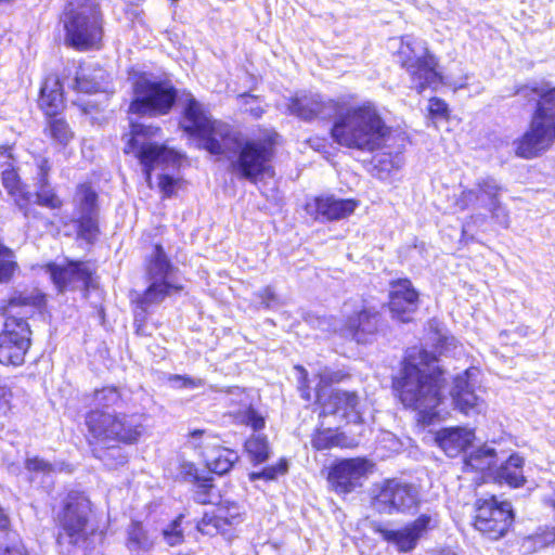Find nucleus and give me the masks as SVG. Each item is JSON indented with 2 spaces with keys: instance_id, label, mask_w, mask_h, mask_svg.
Instances as JSON below:
<instances>
[{
  "instance_id": "nucleus-46",
  "label": "nucleus",
  "mask_w": 555,
  "mask_h": 555,
  "mask_svg": "<svg viewBox=\"0 0 555 555\" xmlns=\"http://www.w3.org/2000/svg\"><path fill=\"white\" fill-rule=\"evenodd\" d=\"M240 99L242 100L244 112L248 113L255 119L260 118L264 113V108L261 106L256 96L249 94H241Z\"/></svg>"
},
{
  "instance_id": "nucleus-64",
  "label": "nucleus",
  "mask_w": 555,
  "mask_h": 555,
  "mask_svg": "<svg viewBox=\"0 0 555 555\" xmlns=\"http://www.w3.org/2000/svg\"><path fill=\"white\" fill-rule=\"evenodd\" d=\"M547 503L555 508V493L547 499Z\"/></svg>"
},
{
  "instance_id": "nucleus-6",
  "label": "nucleus",
  "mask_w": 555,
  "mask_h": 555,
  "mask_svg": "<svg viewBox=\"0 0 555 555\" xmlns=\"http://www.w3.org/2000/svg\"><path fill=\"white\" fill-rule=\"evenodd\" d=\"M159 132L158 127L132 122L130 132L122 137L126 142L124 152L133 153L140 160L149 184L153 169L176 167L181 157L178 152L152 141Z\"/></svg>"
},
{
  "instance_id": "nucleus-2",
  "label": "nucleus",
  "mask_w": 555,
  "mask_h": 555,
  "mask_svg": "<svg viewBox=\"0 0 555 555\" xmlns=\"http://www.w3.org/2000/svg\"><path fill=\"white\" fill-rule=\"evenodd\" d=\"M331 135L340 146L372 153L385 145L390 128L371 103L346 108L339 104Z\"/></svg>"
},
{
  "instance_id": "nucleus-21",
  "label": "nucleus",
  "mask_w": 555,
  "mask_h": 555,
  "mask_svg": "<svg viewBox=\"0 0 555 555\" xmlns=\"http://www.w3.org/2000/svg\"><path fill=\"white\" fill-rule=\"evenodd\" d=\"M356 207L357 202L352 199L321 196L307 203L306 210L315 220L334 221L350 216Z\"/></svg>"
},
{
  "instance_id": "nucleus-9",
  "label": "nucleus",
  "mask_w": 555,
  "mask_h": 555,
  "mask_svg": "<svg viewBox=\"0 0 555 555\" xmlns=\"http://www.w3.org/2000/svg\"><path fill=\"white\" fill-rule=\"evenodd\" d=\"M133 100L129 112L139 115H165L177 99V91L169 80L157 79L147 74H140L133 83Z\"/></svg>"
},
{
  "instance_id": "nucleus-47",
  "label": "nucleus",
  "mask_w": 555,
  "mask_h": 555,
  "mask_svg": "<svg viewBox=\"0 0 555 555\" xmlns=\"http://www.w3.org/2000/svg\"><path fill=\"white\" fill-rule=\"evenodd\" d=\"M482 197L479 194L478 188L476 190H464L456 199V206L464 210L469 206L480 205Z\"/></svg>"
},
{
  "instance_id": "nucleus-13",
  "label": "nucleus",
  "mask_w": 555,
  "mask_h": 555,
  "mask_svg": "<svg viewBox=\"0 0 555 555\" xmlns=\"http://www.w3.org/2000/svg\"><path fill=\"white\" fill-rule=\"evenodd\" d=\"M91 514L90 500L80 492L68 493L64 508L59 515L62 532L59 541L67 539L70 544H78L87 539V526Z\"/></svg>"
},
{
  "instance_id": "nucleus-5",
  "label": "nucleus",
  "mask_w": 555,
  "mask_h": 555,
  "mask_svg": "<svg viewBox=\"0 0 555 555\" xmlns=\"http://www.w3.org/2000/svg\"><path fill=\"white\" fill-rule=\"evenodd\" d=\"M540 96L529 129L516 142V154L533 158L545 152L555 142V88L535 90Z\"/></svg>"
},
{
  "instance_id": "nucleus-42",
  "label": "nucleus",
  "mask_w": 555,
  "mask_h": 555,
  "mask_svg": "<svg viewBox=\"0 0 555 555\" xmlns=\"http://www.w3.org/2000/svg\"><path fill=\"white\" fill-rule=\"evenodd\" d=\"M438 524V515L434 514H422L418 516L413 522L408 526L411 530L416 533V537L420 539L425 532L429 529H433Z\"/></svg>"
},
{
  "instance_id": "nucleus-56",
  "label": "nucleus",
  "mask_w": 555,
  "mask_h": 555,
  "mask_svg": "<svg viewBox=\"0 0 555 555\" xmlns=\"http://www.w3.org/2000/svg\"><path fill=\"white\" fill-rule=\"evenodd\" d=\"M38 169H39V184L40 183H43V184H48V175H49V171H50V165H49V162L44 158L40 159L38 162Z\"/></svg>"
},
{
  "instance_id": "nucleus-1",
  "label": "nucleus",
  "mask_w": 555,
  "mask_h": 555,
  "mask_svg": "<svg viewBox=\"0 0 555 555\" xmlns=\"http://www.w3.org/2000/svg\"><path fill=\"white\" fill-rule=\"evenodd\" d=\"M437 359L426 350L412 348L403 367L393 382V387L404 406L418 412L420 421L431 424L442 417L439 406L442 403L441 388L443 373L436 365Z\"/></svg>"
},
{
  "instance_id": "nucleus-35",
  "label": "nucleus",
  "mask_w": 555,
  "mask_h": 555,
  "mask_svg": "<svg viewBox=\"0 0 555 555\" xmlns=\"http://www.w3.org/2000/svg\"><path fill=\"white\" fill-rule=\"evenodd\" d=\"M477 188L482 197L481 206H491L499 202V194L502 188L491 177L482 178L477 182Z\"/></svg>"
},
{
  "instance_id": "nucleus-54",
  "label": "nucleus",
  "mask_w": 555,
  "mask_h": 555,
  "mask_svg": "<svg viewBox=\"0 0 555 555\" xmlns=\"http://www.w3.org/2000/svg\"><path fill=\"white\" fill-rule=\"evenodd\" d=\"M171 380L181 382V386L186 388H197L203 386L202 379L185 377L181 375H175L173 377H171Z\"/></svg>"
},
{
  "instance_id": "nucleus-11",
  "label": "nucleus",
  "mask_w": 555,
  "mask_h": 555,
  "mask_svg": "<svg viewBox=\"0 0 555 555\" xmlns=\"http://www.w3.org/2000/svg\"><path fill=\"white\" fill-rule=\"evenodd\" d=\"M273 138L268 141L238 139V146H235L231 153V163L233 173L255 182L261 175L268 173L271 169L270 162L273 155Z\"/></svg>"
},
{
  "instance_id": "nucleus-25",
  "label": "nucleus",
  "mask_w": 555,
  "mask_h": 555,
  "mask_svg": "<svg viewBox=\"0 0 555 555\" xmlns=\"http://www.w3.org/2000/svg\"><path fill=\"white\" fill-rule=\"evenodd\" d=\"M2 185L11 195L20 209L24 210L26 218H35V209L28 208L30 202V193L25 191V186L21 183L18 175L13 168L2 171Z\"/></svg>"
},
{
  "instance_id": "nucleus-44",
  "label": "nucleus",
  "mask_w": 555,
  "mask_h": 555,
  "mask_svg": "<svg viewBox=\"0 0 555 555\" xmlns=\"http://www.w3.org/2000/svg\"><path fill=\"white\" fill-rule=\"evenodd\" d=\"M47 185L48 184L40 183V186L36 193L37 203L41 206L52 209L60 208L62 206V201L52 190L48 189Z\"/></svg>"
},
{
  "instance_id": "nucleus-37",
  "label": "nucleus",
  "mask_w": 555,
  "mask_h": 555,
  "mask_svg": "<svg viewBox=\"0 0 555 555\" xmlns=\"http://www.w3.org/2000/svg\"><path fill=\"white\" fill-rule=\"evenodd\" d=\"M245 449L256 463L264 462L269 456V444L262 435H254L246 443Z\"/></svg>"
},
{
  "instance_id": "nucleus-33",
  "label": "nucleus",
  "mask_w": 555,
  "mask_h": 555,
  "mask_svg": "<svg viewBox=\"0 0 555 555\" xmlns=\"http://www.w3.org/2000/svg\"><path fill=\"white\" fill-rule=\"evenodd\" d=\"M236 517H232L229 520L221 511L216 515L206 514L203 519L198 522L197 529L206 535H216L218 533H227L228 527L234 524Z\"/></svg>"
},
{
  "instance_id": "nucleus-27",
  "label": "nucleus",
  "mask_w": 555,
  "mask_h": 555,
  "mask_svg": "<svg viewBox=\"0 0 555 555\" xmlns=\"http://www.w3.org/2000/svg\"><path fill=\"white\" fill-rule=\"evenodd\" d=\"M524 459L517 454H512L509 457L496 469L495 478L500 482H506L511 487H520L525 482L522 474Z\"/></svg>"
},
{
  "instance_id": "nucleus-26",
  "label": "nucleus",
  "mask_w": 555,
  "mask_h": 555,
  "mask_svg": "<svg viewBox=\"0 0 555 555\" xmlns=\"http://www.w3.org/2000/svg\"><path fill=\"white\" fill-rule=\"evenodd\" d=\"M39 106L50 116L55 115L63 106L62 85L55 75L46 78L40 89Z\"/></svg>"
},
{
  "instance_id": "nucleus-23",
  "label": "nucleus",
  "mask_w": 555,
  "mask_h": 555,
  "mask_svg": "<svg viewBox=\"0 0 555 555\" xmlns=\"http://www.w3.org/2000/svg\"><path fill=\"white\" fill-rule=\"evenodd\" d=\"M378 313L371 309L362 308L347 315L345 323L346 333L359 344H365L377 332Z\"/></svg>"
},
{
  "instance_id": "nucleus-58",
  "label": "nucleus",
  "mask_w": 555,
  "mask_h": 555,
  "mask_svg": "<svg viewBox=\"0 0 555 555\" xmlns=\"http://www.w3.org/2000/svg\"><path fill=\"white\" fill-rule=\"evenodd\" d=\"M543 545H550L555 543V528L543 531L539 537Z\"/></svg>"
},
{
  "instance_id": "nucleus-18",
  "label": "nucleus",
  "mask_w": 555,
  "mask_h": 555,
  "mask_svg": "<svg viewBox=\"0 0 555 555\" xmlns=\"http://www.w3.org/2000/svg\"><path fill=\"white\" fill-rule=\"evenodd\" d=\"M339 103L327 99L324 100L320 94L302 93L296 94L289 100L287 111L304 120H311L315 117L331 118L338 113Z\"/></svg>"
},
{
  "instance_id": "nucleus-19",
  "label": "nucleus",
  "mask_w": 555,
  "mask_h": 555,
  "mask_svg": "<svg viewBox=\"0 0 555 555\" xmlns=\"http://www.w3.org/2000/svg\"><path fill=\"white\" fill-rule=\"evenodd\" d=\"M323 413L339 417L346 423H360L362 413L360 399L357 392L335 389L328 398L322 402Z\"/></svg>"
},
{
  "instance_id": "nucleus-32",
  "label": "nucleus",
  "mask_w": 555,
  "mask_h": 555,
  "mask_svg": "<svg viewBox=\"0 0 555 555\" xmlns=\"http://www.w3.org/2000/svg\"><path fill=\"white\" fill-rule=\"evenodd\" d=\"M498 462L495 450L487 444L473 451L465 460V465L474 470L491 469Z\"/></svg>"
},
{
  "instance_id": "nucleus-31",
  "label": "nucleus",
  "mask_w": 555,
  "mask_h": 555,
  "mask_svg": "<svg viewBox=\"0 0 555 555\" xmlns=\"http://www.w3.org/2000/svg\"><path fill=\"white\" fill-rule=\"evenodd\" d=\"M77 215H98V194L89 184H80L74 196Z\"/></svg>"
},
{
  "instance_id": "nucleus-12",
  "label": "nucleus",
  "mask_w": 555,
  "mask_h": 555,
  "mask_svg": "<svg viewBox=\"0 0 555 555\" xmlns=\"http://www.w3.org/2000/svg\"><path fill=\"white\" fill-rule=\"evenodd\" d=\"M420 503L417 488L396 479L385 480L373 489L372 505L380 514L412 513Z\"/></svg>"
},
{
  "instance_id": "nucleus-57",
  "label": "nucleus",
  "mask_w": 555,
  "mask_h": 555,
  "mask_svg": "<svg viewBox=\"0 0 555 555\" xmlns=\"http://www.w3.org/2000/svg\"><path fill=\"white\" fill-rule=\"evenodd\" d=\"M30 304H35L34 299L31 297H26V296H17V297H12L9 301V309L15 307V306H27V305H30Z\"/></svg>"
},
{
  "instance_id": "nucleus-22",
  "label": "nucleus",
  "mask_w": 555,
  "mask_h": 555,
  "mask_svg": "<svg viewBox=\"0 0 555 555\" xmlns=\"http://www.w3.org/2000/svg\"><path fill=\"white\" fill-rule=\"evenodd\" d=\"M49 272L60 291H64L67 287L75 288L79 284L89 287L93 274L92 269L86 262H70L66 267L51 264L49 266Z\"/></svg>"
},
{
  "instance_id": "nucleus-36",
  "label": "nucleus",
  "mask_w": 555,
  "mask_h": 555,
  "mask_svg": "<svg viewBox=\"0 0 555 555\" xmlns=\"http://www.w3.org/2000/svg\"><path fill=\"white\" fill-rule=\"evenodd\" d=\"M78 236L92 243L99 234L98 215H78Z\"/></svg>"
},
{
  "instance_id": "nucleus-10",
  "label": "nucleus",
  "mask_w": 555,
  "mask_h": 555,
  "mask_svg": "<svg viewBox=\"0 0 555 555\" xmlns=\"http://www.w3.org/2000/svg\"><path fill=\"white\" fill-rule=\"evenodd\" d=\"M175 267L170 263L164 248L155 245L147 264L150 286L138 301L141 312H135V322L144 318L151 306L162 302L167 296L178 293L182 286L173 281Z\"/></svg>"
},
{
  "instance_id": "nucleus-17",
  "label": "nucleus",
  "mask_w": 555,
  "mask_h": 555,
  "mask_svg": "<svg viewBox=\"0 0 555 555\" xmlns=\"http://www.w3.org/2000/svg\"><path fill=\"white\" fill-rule=\"evenodd\" d=\"M479 371L475 367L465 370L455 376L451 397L457 410L465 415L479 414L485 408L483 401L476 395Z\"/></svg>"
},
{
  "instance_id": "nucleus-24",
  "label": "nucleus",
  "mask_w": 555,
  "mask_h": 555,
  "mask_svg": "<svg viewBox=\"0 0 555 555\" xmlns=\"http://www.w3.org/2000/svg\"><path fill=\"white\" fill-rule=\"evenodd\" d=\"M474 439V431L464 427L443 428L435 437L439 448L450 457H455L465 451Z\"/></svg>"
},
{
  "instance_id": "nucleus-45",
  "label": "nucleus",
  "mask_w": 555,
  "mask_h": 555,
  "mask_svg": "<svg viewBox=\"0 0 555 555\" xmlns=\"http://www.w3.org/2000/svg\"><path fill=\"white\" fill-rule=\"evenodd\" d=\"M163 535L169 545H178L183 541V532L181 529V517L173 520L166 529Z\"/></svg>"
},
{
  "instance_id": "nucleus-30",
  "label": "nucleus",
  "mask_w": 555,
  "mask_h": 555,
  "mask_svg": "<svg viewBox=\"0 0 555 555\" xmlns=\"http://www.w3.org/2000/svg\"><path fill=\"white\" fill-rule=\"evenodd\" d=\"M74 88L83 93L105 91L104 70L99 68L87 73L80 68L76 74Z\"/></svg>"
},
{
  "instance_id": "nucleus-16",
  "label": "nucleus",
  "mask_w": 555,
  "mask_h": 555,
  "mask_svg": "<svg viewBox=\"0 0 555 555\" xmlns=\"http://www.w3.org/2000/svg\"><path fill=\"white\" fill-rule=\"evenodd\" d=\"M373 467V463L363 457L341 460L331 467L327 479L335 492L350 493L361 486Z\"/></svg>"
},
{
  "instance_id": "nucleus-59",
  "label": "nucleus",
  "mask_w": 555,
  "mask_h": 555,
  "mask_svg": "<svg viewBox=\"0 0 555 555\" xmlns=\"http://www.w3.org/2000/svg\"><path fill=\"white\" fill-rule=\"evenodd\" d=\"M259 297L261 302L266 305V307H270V302L275 299V294L271 287H266L260 294Z\"/></svg>"
},
{
  "instance_id": "nucleus-41",
  "label": "nucleus",
  "mask_w": 555,
  "mask_h": 555,
  "mask_svg": "<svg viewBox=\"0 0 555 555\" xmlns=\"http://www.w3.org/2000/svg\"><path fill=\"white\" fill-rule=\"evenodd\" d=\"M121 401V393L116 387H103L94 391V402L105 408L115 406Z\"/></svg>"
},
{
  "instance_id": "nucleus-52",
  "label": "nucleus",
  "mask_w": 555,
  "mask_h": 555,
  "mask_svg": "<svg viewBox=\"0 0 555 555\" xmlns=\"http://www.w3.org/2000/svg\"><path fill=\"white\" fill-rule=\"evenodd\" d=\"M26 468L30 472H50L52 470V465L43 460L35 457L27 460Z\"/></svg>"
},
{
  "instance_id": "nucleus-40",
  "label": "nucleus",
  "mask_w": 555,
  "mask_h": 555,
  "mask_svg": "<svg viewBox=\"0 0 555 555\" xmlns=\"http://www.w3.org/2000/svg\"><path fill=\"white\" fill-rule=\"evenodd\" d=\"M96 457L109 468H117L128 461L124 450L115 444L107 447L101 454H96Z\"/></svg>"
},
{
  "instance_id": "nucleus-62",
  "label": "nucleus",
  "mask_w": 555,
  "mask_h": 555,
  "mask_svg": "<svg viewBox=\"0 0 555 555\" xmlns=\"http://www.w3.org/2000/svg\"><path fill=\"white\" fill-rule=\"evenodd\" d=\"M10 520L4 511L0 507V530H4L9 527Z\"/></svg>"
},
{
  "instance_id": "nucleus-7",
  "label": "nucleus",
  "mask_w": 555,
  "mask_h": 555,
  "mask_svg": "<svg viewBox=\"0 0 555 555\" xmlns=\"http://www.w3.org/2000/svg\"><path fill=\"white\" fill-rule=\"evenodd\" d=\"M142 414H112L100 410L91 411L86 416L89 434L102 444H131L139 440L144 431Z\"/></svg>"
},
{
  "instance_id": "nucleus-28",
  "label": "nucleus",
  "mask_w": 555,
  "mask_h": 555,
  "mask_svg": "<svg viewBox=\"0 0 555 555\" xmlns=\"http://www.w3.org/2000/svg\"><path fill=\"white\" fill-rule=\"evenodd\" d=\"M207 467L218 474L228 473L238 460L236 451L228 448H218L205 454Z\"/></svg>"
},
{
  "instance_id": "nucleus-3",
  "label": "nucleus",
  "mask_w": 555,
  "mask_h": 555,
  "mask_svg": "<svg viewBox=\"0 0 555 555\" xmlns=\"http://www.w3.org/2000/svg\"><path fill=\"white\" fill-rule=\"evenodd\" d=\"M183 130L199 140L203 149L214 155L231 158V153L238 146V133L230 125L211 119L209 113L193 96L188 99L181 124Z\"/></svg>"
},
{
  "instance_id": "nucleus-50",
  "label": "nucleus",
  "mask_w": 555,
  "mask_h": 555,
  "mask_svg": "<svg viewBox=\"0 0 555 555\" xmlns=\"http://www.w3.org/2000/svg\"><path fill=\"white\" fill-rule=\"evenodd\" d=\"M191 439L194 441L195 448H208L210 446V440L214 439L209 433L206 430L195 429L190 434Z\"/></svg>"
},
{
  "instance_id": "nucleus-55",
  "label": "nucleus",
  "mask_w": 555,
  "mask_h": 555,
  "mask_svg": "<svg viewBox=\"0 0 555 555\" xmlns=\"http://www.w3.org/2000/svg\"><path fill=\"white\" fill-rule=\"evenodd\" d=\"M429 111L433 115L444 116L448 112L447 104L438 99L430 100Z\"/></svg>"
},
{
  "instance_id": "nucleus-38",
  "label": "nucleus",
  "mask_w": 555,
  "mask_h": 555,
  "mask_svg": "<svg viewBox=\"0 0 555 555\" xmlns=\"http://www.w3.org/2000/svg\"><path fill=\"white\" fill-rule=\"evenodd\" d=\"M50 137L60 145L66 146L74 138L68 124L62 118L51 119L48 126Z\"/></svg>"
},
{
  "instance_id": "nucleus-63",
  "label": "nucleus",
  "mask_w": 555,
  "mask_h": 555,
  "mask_svg": "<svg viewBox=\"0 0 555 555\" xmlns=\"http://www.w3.org/2000/svg\"><path fill=\"white\" fill-rule=\"evenodd\" d=\"M296 369L300 372L301 378L304 380H306V378H307V371L302 366H297Z\"/></svg>"
},
{
  "instance_id": "nucleus-20",
  "label": "nucleus",
  "mask_w": 555,
  "mask_h": 555,
  "mask_svg": "<svg viewBox=\"0 0 555 555\" xmlns=\"http://www.w3.org/2000/svg\"><path fill=\"white\" fill-rule=\"evenodd\" d=\"M388 305L392 318L401 322L411 320L410 315L417 309L418 294L409 280L391 283Z\"/></svg>"
},
{
  "instance_id": "nucleus-29",
  "label": "nucleus",
  "mask_w": 555,
  "mask_h": 555,
  "mask_svg": "<svg viewBox=\"0 0 555 555\" xmlns=\"http://www.w3.org/2000/svg\"><path fill=\"white\" fill-rule=\"evenodd\" d=\"M376 531L382 535V538L395 544L400 552H410L412 551L420 540L416 537L409 526L400 530H388L384 528H377Z\"/></svg>"
},
{
  "instance_id": "nucleus-43",
  "label": "nucleus",
  "mask_w": 555,
  "mask_h": 555,
  "mask_svg": "<svg viewBox=\"0 0 555 555\" xmlns=\"http://www.w3.org/2000/svg\"><path fill=\"white\" fill-rule=\"evenodd\" d=\"M238 422L250 426L254 430L264 427V418L251 406H247L237 413Z\"/></svg>"
},
{
  "instance_id": "nucleus-61",
  "label": "nucleus",
  "mask_w": 555,
  "mask_h": 555,
  "mask_svg": "<svg viewBox=\"0 0 555 555\" xmlns=\"http://www.w3.org/2000/svg\"><path fill=\"white\" fill-rule=\"evenodd\" d=\"M142 530L140 527L133 529L130 533V540L137 542L140 546H144V542L142 541Z\"/></svg>"
},
{
  "instance_id": "nucleus-49",
  "label": "nucleus",
  "mask_w": 555,
  "mask_h": 555,
  "mask_svg": "<svg viewBox=\"0 0 555 555\" xmlns=\"http://www.w3.org/2000/svg\"><path fill=\"white\" fill-rule=\"evenodd\" d=\"M489 210L493 219H495L500 224L507 227L508 225V211L501 204V202H496L495 204L489 206Z\"/></svg>"
},
{
  "instance_id": "nucleus-51",
  "label": "nucleus",
  "mask_w": 555,
  "mask_h": 555,
  "mask_svg": "<svg viewBox=\"0 0 555 555\" xmlns=\"http://www.w3.org/2000/svg\"><path fill=\"white\" fill-rule=\"evenodd\" d=\"M177 184L178 180L173 179L169 175L164 173L159 176L158 186L165 196H170Z\"/></svg>"
},
{
  "instance_id": "nucleus-14",
  "label": "nucleus",
  "mask_w": 555,
  "mask_h": 555,
  "mask_svg": "<svg viewBox=\"0 0 555 555\" xmlns=\"http://www.w3.org/2000/svg\"><path fill=\"white\" fill-rule=\"evenodd\" d=\"M512 521L513 511L508 502H499L494 496L476 502L474 526L487 538H502L508 531Z\"/></svg>"
},
{
  "instance_id": "nucleus-48",
  "label": "nucleus",
  "mask_w": 555,
  "mask_h": 555,
  "mask_svg": "<svg viewBox=\"0 0 555 555\" xmlns=\"http://www.w3.org/2000/svg\"><path fill=\"white\" fill-rule=\"evenodd\" d=\"M287 470V462L285 460L280 461V463L275 466L267 467L261 473H253L250 475L251 479L264 478L268 480L275 479L279 475L285 474Z\"/></svg>"
},
{
  "instance_id": "nucleus-15",
  "label": "nucleus",
  "mask_w": 555,
  "mask_h": 555,
  "mask_svg": "<svg viewBox=\"0 0 555 555\" xmlns=\"http://www.w3.org/2000/svg\"><path fill=\"white\" fill-rule=\"evenodd\" d=\"M30 345V330L23 318L9 315L0 334V363L20 365Z\"/></svg>"
},
{
  "instance_id": "nucleus-39",
  "label": "nucleus",
  "mask_w": 555,
  "mask_h": 555,
  "mask_svg": "<svg viewBox=\"0 0 555 555\" xmlns=\"http://www.w3.org/2000/svg\"><path fill=\"white\" fill-rule=\"evenodd\" d=\"M16 269L13 251L0 243V284L8 283Z\"/></svg>"
},
{
  "instance_id": "nucleus-53",
  "label": "nucleus",
  "mask_w": 555,
  "mask_h": 555,
  "mask_svg": "<svg viewBox=\"0 0 555 555\" xmlns=\"http://www.w3.org/2000/svg\"><path fill=\"white\" fill-rule=\"evenodd\" d=\"M320 384L328 385L331 383L339 382L340 374L338 372H331L328 369H324L318 373Z\"/></svg>"
},
{
  "instance_id": "nucleus-60",
  "label": "nucleus",
  "mask_w": 555,
  "mask_h": 555,
  "mask_svg": "<svg viewBox=\"0 0 555 555\" xmlns=\"http://www.w3.org/2000/svg\"><path fill=\"white\" fill-rule=\"evenodd\" d=\"M4 555H28L22 543L17 542L5 548Z\"/></svg>"
},
{
  "instance_id": "nucleus-4",
  "label": "nucleus",
  "mask_w": 555,
  "mask_h": 555,
  "mask_svg": "<svg viewBox=\"0 0 555 555\" xmlns=\"http://www.w3.org/2000/svg\"><path fill=\"white\" fill-rule=\"evenodd\" d=\"M62 23L65 29V42L78 50H88L99 46L102 36V17L94 0H69Z\"/></svg>"
},
{
  "instance_id": "nucleus-8",
  "label": "nucleus",
  "mask_w": 555,
  "mask_h": 555,
  "mask_svg": "<svg viewBox=\"0 0 555 555\" xmlns=\"http://www.w3.org/2000/svg\"><path fill=\"white\" fill-rule=\"evenodd\" d=\"M397 53L399 63L409 73L418 92L440 81L437 59L429 52L426 41L411 35L403 36Z\"/></svg>"
},
{
  "instance_id": "nucleus-34",
  "label": "nucleus",
  "mask_w": 555,
  "mask_h": 555,
  "mask_svg": "<svg viewBox=\"0 0 555 555\" xmlns=\"http://www.w3.org/2000/svg\"><path fill=\"white\" fill-rule=\"evenodd\" d=\"M346 437L343 434L326 428L319 429L312 436L311 444L319 451L327 450L334 447H346Z\"/></svg>"
}]
</instances>
